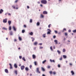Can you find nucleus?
<instances>
[{
  "label": "nucleus",
  "mask_w": 76,
  "mask_h": 76,
  "mask_svg": "<svg viewBox=\"0 0 76 76\" xmlns=\"http://www.w3.org/2000/svg\"><path fill=\"white\" fill-rule=\"evenodd\" d=\"M3 29H4V30H7V28H6L4 27H3L2 28Z\"/></svg>",
  "instance_id": "72a5a7b5"
},
{
  "label": "nucleus",
  "mask_w": 76,
  "mask_h": 76,
  "mask_svg": "<svg viewBox=\"0 0 76 76\" xmlns=\"http://www.w3.org/2000/svg\"><path fill=\"white\" fill-rule=\"evenodd\" d=\"M43 14H47V12L46 11H44L43 12Z\"/></svg>",
  "instance_id": "9b49d317"
},
{
  "label": "nucleus",
  "mask_w": 76,
  "mask_h": 76,
  "mask_svg": "<svg viewBox=\"0 0 76 76\" xmlns=\"http://www.w3.org/2000/svg\"><path fill=\"white\" fill-rule=\"evenodd\" d=\"M58 67H60V64H58Z\"/></svg>",
  "instance_id": "4d7b16f0"
},
{
  "label": "nucleus",
  "mask_w": 76,
  "mask_h": 76,
  "mask_svg": "<svg viewBox=\"0 0 76 76\" xmlns=\"http://www.w3.org/2000/svg\"><path fill=\"white\" fill-rule=\"evenodd\" d=\"M31 38H32V41L33 42L34 40H35V39L34 38H33L32 37H31Z\"/></svg>",
  "instance_id": "e433bc0d"
},
{
  "label": "nucleus",
  "mask_w": 76,
  "mask_h": 76,
  "mask_svg": "<svg viewBox=\"0 0 76 76\" xmlns=\"http://www.w3.org/2000/svg\"><path fill=\"white\" fill-rule=\"evenodd\" d=\"M14 67H15V68H17V67H18V66L16 64H14Z\"/></svg>",
  "instance_id": "2eb2a0df"
},
{
  "label": "nucleus",
  "mask_w": 76,
  "mask_h": 76,
  "mask_svg": "<svg viewBox=\"0 0 76 76\" xmlns=\"http://www.w3.org/2000/svg\"><path fill=\"white\" fill-rule=\"evenodd\" d=\"M50 48L52 51H53V48H52V46H51Z\"/></svg>",
  "instance_id": "ea45409f"
},
{
  "label": "nucleus",
  "mask_w": 76,
  "mask_h": 76,
  "mask_svg": "<svg viewBox=\"0 0 76 76\" xmlns=\"http://www.w3.org/2000/svg\"><path fill=\"white\" fill-rule=\"evenodd\" d=\"M11 29H12V28L11 27V26H10L9 27V30H10V31Z\"/></svg>",
  "instance_id": "5701e85b"
},
{
  "label": "nucleus",
  "mask_w": 76,
  "mask_h": 76,
  "mask_svg": "<svg viewBox=\"0 0 76 76\" xmlns=\"http://www.w3.org/2000/svg\"><path fill=\"white\" fill-rule=\"evenodd\" d=\"M62 51L63 52H64L66 51V50L65 49H63Z\"/></svg>",
  "instance_id": "c756f323"
},
{
  "label": "nucleus",
  "mask_w": 76,
  "mask_h": 76,
  "mask_svg": "<svg viewBox=\"0 0 76 76\" xmlns=\"http://www.w3.org/2000/svg\"><path fill=\"white\" fill-rule=\"evenodd\" d=\"M24 28H26V25L25 24L24 25Z\"/></svg>",
  "instance_id": "a19ab883"
},
{
  "label": "nucleus",
  "mask_w": 76,
  "mask_h": 76,
  "mask_svg": "<svg viewBox=\"0 0 76 76\" xmlns=\"http://www.w3.org/2000/svg\"><path fill=\"white\" fill-rule=\"evenodd\" d=\"M54 32H55V33L56 34H57L58 32H57V31L55 30L54 31Z\"/></svg>",
  "instance_id": "79ce46f5"
},
{
  "label": "nucleus",
  "mask_w": 76,
  "mask_h": 76,
  "mask_svg": "<svg viewBox=\"0 0 76 76\" xmlns=\"http://www.w3.org/2000/svg\"><path fill=\"white\" fill-rule=\"evenodd\" d=\"M12 28L14 31H16V28L14 26H13Z\"/></svg>",
  "instance_id": "423d86ee"
},
{
  "label": "nucleus",
  "mask_w": 76,
  "mask_h": 76,
  "mask_svg": "<svg viewBox=\"0 0 76 76\" xmlns=\"http://www.w3.org/2000/svg\"><path fill=\"white\" fill-rule=\"evenodd\" d=\"M64 31H66V29L65 28H64L63 29V30L62 31V32H64Z\"/></svg>",
  "instance_id": "cd10ccee"
},
{
  "label": "nucleus",
  "mask_w": 76,
  "mask_h": 76,
  "mask_svg": "<svg viewBox=\"0 0 76 76\" xmlns=\"http://www.w3.org/2000/svg\"><path fill=\"white\" fill-rule=\"evenodd\" d=\"M48 31H50V32H51V30H50V29H48Z\"/></svg>",
  "instance_id": "864d4df0"
},
{
  "label": "nucleus",
  "mask_w": 76,
  "mask_h": 76,
  "mask_svg": "<svg viewBox=\"0 0 76 76\" xmlns=\"http://www.w3.org/2000/svg\"><path fill=\"white\" fill-rule=\"evenodd\" d=\"M41 69L42 71H43V72H44V71H45V69H44V68H43V67H41Z\"/></svg>",
  "instance_id": "f8f14e48"
},
{
  "label": "nucleus",
  "mask_w": 76,
  "mask_h": 76,
  "mask_svg": "<svg viewBox=\"0 0 76 76\" xmlns=\"http://www.w3.org/2000/svg\"><path fill=\"white\" fill-rule=\"evenodd\" d=\"M40 6L41 7H42V4H41Z\"/></svg>",
  "instance_id": "69168bd1"
},
{
  "label": "nucleus",
  "mask_w": 76,
  "mask_h": 76,
  "mask_svg": "<svg viewBox=\"0 0 76 76\" xmlns=\"http://www.w3.org/2000/svg\"><path fill=\"white\" fill-rule=\"evenodd\" d=\"M17 40H16V39H14V41H15V42H16V41Z\"/></svg>",
  "instance_id": "338daca9"
},
{
  "label": "nucleus",
  "mask_w": 76,
  "mask_h": 76,
  "mask_svg": "<svg viewBox=\"0 0 76 76\" xmlns=\"http://www.w3.org/2000/svg\"><path fill=\"white\" fill-rule=\"evenodd\" d=\"M19 58L20 59H21V58H22V56H19Z\"/></svg>",
  "instance_id": "13d9d810"
},
{
  "label": "nucleus",
  "mask_w": 76,
  "mask_h": 76,
  "mask_svg": "<svg viewBox=\"0 0 76 76\" xmlns=\"http://www.w3.org/2000/svg\"><path fill=\"white\" fill-rule=\"evenodd\" d=\"M12 7L13 9H15V6L13 5Z\"/></svg>",
  "instance_id": "de8ad7c7"
},
{
  "label": "nucleus",
  "mask_w": 76,
  "mask_h": 76,
  "mask_svg": "<svg viewBox=\"0 0 76 76\" xmlns=\"http://www.w3.org/2000/svg\"><path fill=\"white\" fill-rule=\"evenodd\" d=\"M60 60H62V57H61L59 59Z\"/></svg>",
  "instance_id": "680f3d73"
},
{
  "label": "nucleus",
  "mask_w": 76,
  "mask_h": 76,
  "mask_svg": "<svg viewBox=\"0 0 76 76\" xmlns=\"http://www.w3.org/2000/svg\"><path fill=\"white\" fill-rule=\"evenodd\" d=\"M19 39L20 41H21V40H22V38H21V37H19Z\"/></svg>",
  "instance_id": "c85d7f7f"
},
{
  "label": "nucleus",
  "mask_w": 76,
  "mask_h": 76,
  "mask_svg": "<svg viewBox=\"0 0 76 76\" xmlns=\"http://www.w3.org/2000/svg\"><path fill=\"white\" fill-rule=\"evenodd\" d=\"M22 33H24V32H25V30H22Z\"/></svg>",
  "instance_id": "4c0bfd02"
},
{
  "label": "nucleus",
  "mask_w": 76,
  "mask_h": 76,
  "mask_svg": "<svg viewBox=\"0 0 76 76\" xmlns=\"http://www.w3.org/2000/svg\"><path fill=\"white\" fill-rule=\"evenodd\" d=\"M37 25L38 26H39V22H38L37 23Z\"/></svg>",
  "instance_id": "f704fd0d"
},
{
  "label": "nucleus",
  "mask_w": 76,
  "mask_h": 76,
  "mask_svg": "<svg viewBox=\"0 0 76 76\" xmlns=\"http://www.w3.org/2000/svg\"><path fill=\"white\" fill-rule=\"evenodd\" d=\"M30 23H32V19H30Z\"/></svg>",
  "instance_id": "2f4dec72"
},
{
  "label": "nucleus",
  "mask_w": 76,
  "mask_h": 76,
  "mask_svg": "<svg viewBox=\"0 0 76 76\" xmlns=\"http://www.w3.org/2000/svg\"><path fill=\"white\" fill-rule=\"evenodd\" d=\"M69 32H71V30H69L68 31Z\"/></svg>",
  "instance_id": "6e6d98bb"
},
{
  "label": "nucleus",
  "mask_w": 76,
  "mask_h": 76,
  "mask_svg": "<svg viewBox=\"0 0 76 76\" xmlns=\"http://www.w3.org/2000/svg\"><path fill=\"white\" fill-rule=\"evenodd\" d=\"M39 68H37L36 69V70L37 72H38V73H40V71H39Z\"/></svg>",
  "instance_id": "f03ea898"
},
{
  "label": "nucleus",
  "mask_w": 76,
  "mask_h": 76,
  "mask_svg": "<svg viewBox=\"0 0 76 76\" xmlns=\"http://www.w3.org/2000/svg\"><path fill=\"white\" fill-rule=\"evenodd\" d=\"M73 32L74 33H76V29L73 30Z\"/></svg>",
  "instance_id": "393cba45"
},
{
  "label": "nucleus",
  "mask_w": 76,
  "mask_h": 76,
  "mask_svg": "<svg viewBox=\"0 0 76 76\" xmlns=\"http://www.w3.org/2000/svg\"><path fill=\"white\" fill-rule=\"evenodd\" d=\"M10 33L11 35H13V32L12 31H10Z\"/></svg>",
  "instance_id": "a211bd4d"
},
{
  "label": "nucleus",
  "mask_w": 76,
  "mask_h": 76,
  "mask_svg": "<svg viewBox=\"0 0 76 76\" xmlns=\"http://www.w3.org/2000/svg\"><path fill=\"white\" fill-rule=\"evenodd\" d=\"M27 9H29V6H27Z\"/></svg>",
  "instance_id": "e2e57ef3"
},
{
  "label": "nucleus",
  "mask_w": 76,
  "mask_h": 76,
  "mask_svg": "<svg viewBox=\"0 0 76 76\" xmlns=\"http://www.w3.org/2000/svg\"><path fill=\"white\" fill-rule=\"evenodd\" d=\"M34 64L35 66H37V62L35 61L34 62Z\"/></svg>",
  "instance_id": "58836bf2"
},
{
  "label": "nucleus",
  "mask_w": 76,
  "mask_h": 76,
  "mask_svg": "<svg viewBox=\"0 0 76 76\" xmlns=\"http://www.w3.org/2000/svg\"><path fill=\"white\" fill-rule=\"evenodd\" d=\"M45 35H46V34H43V37H44V38H45Z\"/></svg>",
  "instance_id": "a878e982"
},
{
  "label": "nucleus",
  "mask_w": 76,
  "mask_h": 76,
  "mask_svg": "<svg viewBox=\"0 0 76 76\" xmlns=\"http://www.w3.org/2000/svg\"><path fill=\"white\" fill-rule=\"evenodd\" d=\"M65 35L66 36H67V34L66 33H65Z\"/></svg>",
  "instance_id": "8fccbe9b"
},
{
  "label": "nucleus",
  "mask_w": 76,
  "mask_h": 76,
  "mask_svg": "<svg viewBox=\"0 0 76 76\" xmlns=\"http://www.w3.org/2000/svg\"><path fill=\"white\" fill-rule=\"evenodd\" d=\"M47 1L45 0H43L41 1V3H42L43 4H47Z\"/></svg>",
  "instance_id": "f257e3e1"
},
{
  "label": "nucleus",
  "mask_w": 76,
  "mask_h": 76,
  "mask_svg": "<svg viewBox=\"0 0 76 76\" xmlns=\"http://www.w3.org/2000/svg\"><path fill=\"white\" fill-rule=\"evenodd\" d=\"M57 53H58L59 54H60V51L58 50L57 51Z\"/></svg>",
  "instance_id": "7c9ffc66"
},
{
  "label": "nucleus",
  "mask_w": 76,
  "mask_h": 76,
  "mask_svg": "<svg viewBox=\"0 0 76 76\" xmlns=\"http://www.w3.org/2000/svg\"><path fill=\"white\" fill-rule=\"evenodd\" d=\"M54 42H55V43L56 44H57L58 43H57V40H54Z\"/></svg>",
  "instance_id": "f3484780"
},
{
  "label": "nucleus",
  "mask_w": 76,
  "mask_h": 76,
  "mask_svg": "<svg viewBox=\"0 0 76 76\" xmlns=\"http://www.w3.org/2000/svg\"><path fill=\"white\" fill-rule=\"evenodd\" d=\"M40 49H42V48H43V47H39Z\"/></svg>",
  "instance_id": "49530a36"
},
{
  "label": "nucleus",
  "mask_w": 76,
  "mask_h": 76,
  "mask_svg": "<svg viewBox=\"0 0 76 76\" xmlns=\"http://www.w3.org/2000/svg\"><path fill=\"white\" fill-rule=\"evenodd\" d=\"M56 36H53V38H56Z\"/></svg>",
  "instance_id": "603ef678"
},
{
  "label": "nucleus",
  "mask_w": 76,
  "mask_h": 76,
  "mask_svg": "<svg viewBox=\"0 0 76 76\" xmlns=\"http://www.w3.org/2000/svg\"><path fill=\"white\" fill-rule=\"evenodd\" d=\"M49 73H50V75H51V74H52V71H50L49 72Z\"/></svg>",
  "instance_id": "a18cd8bd"
},
{
  "label": "nucleus",
  "mask_w": 76,
  "mask_h": 76,
  "mask_svg": "<svg viewBox=\"0 0 76 76\" xmlns=\"http://www.w3.org/2000/svg\"><path fill=\"white\" fill-rule=\"evenodd\" d=\"M50 26H51V24H50L48 26V28H50Z\"/></svg>",
  "instance_id": "37998d69"
},
{
  "label": "nucleus",
  "mask_w": 76,
  "mask_h": 76,
  "mask_svg": "<svg viewBox=\"0 0 76 76\" xmlns=\"http://www.w3.org/2000/svg\"><path fill=\"white\" fill-rule=\"evenodd\" d=\"M21 70H23L24 68H25V66L23 65L22 66L20 67Z\"/></svg>",
  "instance_id": "7ed1b4c3"
},
{
  "label": "nucleus",
  "mask_w": 76,
  "mask_h": 76,
  "mask_svg": "<svg viewBox=\"0 0 76 76\" xmlns=\"http://www.w3.org/2000/svg\"><path fill=\"white\" fill-rule=\"evenodd\" d=\"M52 73H53V75H56V72H53Z\"/></svg>",
  "instance_id": "c03bdc74"
},
{
  "label": "nucleus",
  "mask_w": 76,
  "mask_h": 76,
  "mask_svg": "<svg viewBox=\"0 0 76 76\" xmlns=\"http://www.w3.org/2000/svg\"><path fill=\"white\" fill-rule=\"evenodd\" d=\"M50 61L51 63H52V62H53V63H55V61H54V60H52L50 59Z\"/></svg>",
  "instance_id": "6e6552de"
},
{
  "label": "nucleus",
  "mask_w": 76,
  "mask_h": 76,
  "mask_svg": "<svg viewBox=\"0 0 76 76\" xmlns=\"http://www.w3.org/2000/svg\"><path fill=\"white\" fill-rule=\"evenodd\" d=\"M3 12V10L2 9H1L0 10V14L2 13Z\"/></svg>",
  "instance_id": "0eeeda50"
},
{
  "label": "nucleus",
  "mask_w": 76,
  "mask_h": 76,
  "mask_svg": "<svg viewBox=\"0 0 76 76\" xmlns=\"http://www.w3.org/2000/svg\"><path fill=\"white\" fill-rule=\"evenodd\" d=\"M37 44H38V43L37 42H35L34 43V45H37Z\"/></svg>",
  "instance_id": "aec40b11"
},
{
  "label": "nucleus",
  "mask_w": 76,
  "mask_h": 76,
  "mask_svg": "<svg viewBox=\"0 0 76 76\" xmlns=\"http://www.w3.org/2000/svg\"><path fill=\"white\" fill-rule=\"evenodd\" d=\"M46 62V60H45L44 61H43L42 62L43 64H44L45 63V62Z\"/></svg>",
  "instance_id": "4be33fe9"
},
{
  "label": "nucleus",
  "mask_w": 76,
  "mask_h": 76,
  "mask_svg": "<svg viewBox=\"0 0 76 76\" xmlns=\"http://www.w3.org/2000/svg\"><path fill=\"white\" fill-rule=\"evenodd\" d=\"M71 73H72V75H74V74H75V73H74V72H73V71H72L71 72Z\"/></svg>",
  "instance_id": "dca6fc26"
},
{
  "label": "nucleus",
  "mask_w": 76,
  "mask_h": 76,
  "mask_svg": "<svg viewBox=\"0 0 76 76\" xmlns=\"http://www.w3.org/2000/svg\"><path fill=\"white\" fill-rule=\"evenodd\" d=\"M29 34L30 35H33V33H32V32H31Z\"/></svg>",
  "instance_id": "b1692460"
},
{
  "label": "nucleus",
  "mask_w": 76,
  "mask_h": 76,
  "mask_svg": "<svg viewBox=\"0 0 76 76\" xmlns=\"http://www.w3.org/2000/svg\"><path fill=\"white\" fill-rule=\"evenodd\" d=\"M48 69H50V66H48Z\"/></svg>",
  "instance_id": "5fc2aeb1"
},
{
  "label": "nucleus",
  "mask_w": 76,
  "mask_h": 76,
  "mask_svg": "<svg viewBox=\"0 0 76 76\" xmlns=\"http://www.w3.org/2000/svg\"><path fill=\"white\" fill-rule=\"evenodd\" d=\"M25 69L26 71H28L29 70V69H28V68L27 67H26L25 68Z\"/></svg>",
  "instance_id": "4468645a"
},
{
  "label": "nucleus",
  "mask_w": 76,
  "mask_h": 76,
  "mask_svg": "<svg viewBox=\"0 0 76 76\" xmlns=\"http://www.w3.org/2000/svg\"><path fill=\"white\" fill-rule=\"evenodd\" d=\"M40 17L42 18H44V15H42V14H41Z\"/></svg>",
  "instance_id": "412c9836"
},
{
  "label": "nucleus",
  "mask_w": 76,
  "mask_h": 76,
  "mask_svg": "<svg viewBox=\"0 0 76 76\" xmlns=\"http://www.w3.org/2000/svg\"><path fill=\"white\" fill-rule=\"evenodd\" d=\"M22 60H24V61H26V60H25V58L24 57H23L22 58Z\"/></svg>",
  "instance_id": "473e14b6"
},
{
  "label": "nucleus",
  "mask_w": 76,
  "mask_h": 76,
  "mask_svg": "<svg viewBox=\"0 0 76 76\" xmlns=\"http://www.w3.org/2000/svg\"><path fill=\"white\" fill-rule=\"evenodd\" d=\"M63 58H66L67 57L66 56V55H63Z\"/></svg>",
  "instance_id": "6ab92c4d"
},
{
  "label": "nucleus",
  "mask_w": 76,
  "mask_h": 76,
  "mask_svg": "<svg viewBox=\"0 0 76 76\" xmlns=\"http://www.w3.org/2000/svg\"><path fill=\"white\" fill-rule=\"evenodd\" d=\"M29 67L31 69L32 68V65H30L29 66Z\"/></svg>",
  "instance_id": "09e8293b"
},
{
  "label": "nucleus",
  "mask_w": 76,
  "mask_h": 76,
  "mask_svg": "<svg viewBox=\"0 0 76 76\" xmlns=\"http://www.w3.org/2000/svg\"><path fill=\"white\" fill-rule=\"evenodd\" d=\"M69 65H70V66H72V64H71V63H70Z\"/></svg>",
  "instance_id": "0e129e2a"
},
{
  "label": "nucleus",
  "mask_w": 76,
  "mask_h": 76,
  "mask_svg": "<svg viewBox=\"0 0 76 76\" xmlns=\"http://www.w3.org/2000/svg\"><path fill=\"white\" fill-rule=\"evenodd\" d=\"M3 22L4 23H6L7 22V19L6 18L3 20Z\"/></svg>",
  "instance_id": "20e7f679"
},
{
  "label": "nucleus",
  "mask_w": 76,
  "mask_h": 76,
  "mask_svg": "<svg viewBox=\"0 0 76 76\" xmlns=\"http://www.w3.org/2000/svg\"><path fill=\"white\" fill-rule=\"evenodd\" d=\"M8 15H9V16H11V14H10V13H9L8 14Z\"/></svg>",
  "instance_id": "052dcab7"
},
{
  "label": "nucleus",
  "mask_w": 76,
  "mask_h": 76,
  "mask_svg": "<svg viewBox=\"0 0 76 76\" xmlns=\"http://www.w3.org/2000/svg\"><path fill=\"white\" fill-rule=\"evenodd\" d=\"M50 32H51L50 31H48V32H47V34H50Z\"/></svg>",
  "instance_id": "c9c22d12"
},
{
  "label": "nucleus",
  "mask_w": 76,
  "mask_h": 76,
  "mask_svg": "<svg viewBox=\"0 0 76 76\" xmlns=\"http://www.w3.org/2000/svg\"><path fill=\"white\" fill-rule=\"evenodd\" d=\"M32 57L34 59H35V58H36V56H35V55H33Z\"/></svg>",
  "instance_id": "9d476101"
},
{
  "label": "nucleus",
  "mask_w": 76,
  "mask_h": 76,
  "mask_svg": "<svg viewBox=\"0 0 76 76\" xmlns=\"http://www.w3.org/2000/svg\"><path fill=\"white\" fill-rule=\"evenodd\" d=\"M18 1V0H16L15 1V3H17Z\"/></svg>",
  "instance_id": "3c124183"
},
{
  "label": "nucleus",
  "mask_w": 76,
  "mask_h": 76,
  "mask_svg": "<svg viewBox=\"0 0 76 76\" xmlns=\"http://www.w3.org/2000/svg\"><path fill=\"white\" fill-rule=\"evenodd\" d=\"M9 65L10 66V69H12V64H9Z\"/></svg>",
  "instance_id": "ddd939ff"
},
{
  "label": "nucleus",
  "mask_w": 76,
  "mask_h": 76,
  "mask_svg": "<svg viewBox=\"0 0 76 76\" xmlns=\"http://www.w3.org/2000/svg\"><path fill=\"white\" fill-rule=\"evenodd\" d=\"M8 23L9 25H10V24H11L12 22L10 20H9L8 21Z\"/></svg>",
  "instance_id": "1a4fd4ad"
},
{
  "label": "nucleus",
  "mask_w": 76,
  "mask_h": 76,
  "mask_svg": "<svg viewBox=\"0 0 76 76\" xmlns=\"http://www.w3.org/2000/svg\"><path fill=\"white\" fill-rule=\"evenodd\" d=\"M42 44L41 43L39 44V45H42Z\"/></svg>",
  "instance_id": "bf43d9fd"
},
{
  "label": "nucleus",
  "mask_w": 76,
  "mask_h": 76,
  "mask_svg": "<svg viewBox=\"0 0 76 76\" xmlns=\"http://www.w3.org/2000/svg\"><path fill=\"white\" fill-rule=\"evenodd\" d=\"M5 73H9V71H8V70L7 69H5Z\"/></svg>",
  "instance_id": "39448f33"
},
{
  "label": "nucleus",
  "mask_w": 76,
  "mask_h": 76,
  "mask_svg": "<svg viewBox=\"0 0 76 76\" xmlns=\"http://www.w3.org/2000/svg\"><path fill=\"white\" fill-rule=\"evenodd\" d=\"M15 73L16 75H17L18 73L17 72V70H15Z\"/></svg>",
  "instance_id": "bb28decb"
},
{
  "label": "nucleus",
  "mask_w": 76,
  "mask_h": 76,
  "mask_svg": "<svg viewBox=\"0 0 76 76\" xmlns=\"http://www.w3.org/2000/svg\"><path fill=\"white\" fill-rule=\"evenodd\" d=\"M42 76H45V75H44V74H43V75H42Z\"/></svg>",
  "instance_id": "774afa93"
}]
</instances>
